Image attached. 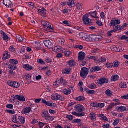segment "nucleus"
Returning a JSON list of instances; mask_svg holds the SVG:
<instances>
[{
	"label": "nucleus",
	"mask_w": 128,
	"mask_h": 128,
	"mask_svg": "<svg viewBox=\"0 0 128 128\" xmlns=\"http://www.w3.org/2000/svg\"><path fill=\"white\" fill-rule=\"evenodd\" d=\"M89 118H90L92 120H96V114L94 112H90L89 114Z\"/></svg>",
	"instance_id": "34"
},
{
	"label": "nucleus",
	"mask_w": 128,
	"mask_h": 128,
	"mask_svg": "<svg viewBox=\"0 0 128 128\" xmlns=\"http://www.w3.org/2000/svg\"><path fill=\"white\" fill-rule=\"evenodd\" d=\"M2 2L7 8H12V2L10 0H4Z\"/></svg>",
	"instance_id": "19"
},
{
	"label": "nucleus",
	"mask_w": 128,
	"mask_h": 128,
	"mask_svg": "<svg viewBox=\"0 0 128 128\" xmlns=\"http://www.w3.org/2000/svg\"><path fill=\"white\" fill-rule=\"evenodd\" d=\"M18 120L22 124H24V122H26L24 117L22 116H19Z\"/></svg>",
	"instance_id": "41"
},
{
	"label": "nucleus",
	"mask_w": 128,
	"mask_h": 128,
	"mask_svg": "<svg viewBox=\"0 0 128 128\" xmlns=\"http://www.w3.org/2000/svg\"><path fill=\"white\" fill-rule=\"evenodd\" d=\"M74 0H69L67 2V4L70 6V8H72V6H74Z\"/></svg>",
	"instance_id": "33"
},
{
	"label": "nucleus",
	"mask_w": 128,
	"mask_h": 128,
	"mask_svg": "<svg viewBox=\"0 0 128 128\" xmlns=\"http://www.w3.org/2000/svg\"><path fill=\"white\" fill-rule=\"evenodd\" d=\"M102 70V67L98 66H92L90 70V72H100Z\"/></svg>",
	"instance_id": "13"
},
{
	"label": "nucleus",
	"mask_w": 128,
	"mask_h": 128,
	"mask_svg": "<svg viewBox=\"0 0 128 128\" xmlns=\"http://www.w3.org/2000/svg\"><path fill=\"white\" fill-rule=\"evenodd\" d=\"M118 80V75L112 76L111 77V80L116 82Z\"/></svg>",
	"instance_id": "39"
},
{
	"label": "nucleus",
	"mask_w": 128,
	"mask_h": 128,
	"mask_svg": "<svg viewBox=\"0 0 128 128\" xmlns=\"http://www.w3.org/2000/svg\"><path fill=\"white\" fill-rule=\"evenodd\" d=\"M63 84V86H66V84H68V82L66 80L64 79L63 78L61 77V78L59 80L56 79V82H54V84H56L57 86H58V84Z\"/></svg>",
	"instance_id": "8"
},
{
	"label": "nucleus",
	"mask_w": 128,
	"mask_h": 128,
	"mask_svg": "<svg viewBox=\"0 0 128 128\" xmlns=\"http://www.w3.org/2000/svg\"><path fill=\"white\" fill-rule=\"evenodd\" d=\"M86 40L87 42H94V34L88 35V34H86L85 36V39Z\"/></svg>",
	"instance_id": "12"
},
{
	"label": "nucleus",
	"mask_w": 128,
	"mask_h": 128,
	"mask_svg": "<svg viewBox=\"0 0 128 128\" xmlns=\"http://www.w3.org/2000/svg\"><path fill=\"white\" fill-rule=\"evenodd\" d=\"M118 104L116 103H112L108 106V110H110V108H112V106H116Z\"/></svg>",
	"instance_id": "50"
},
{
	"label": "nucleus",
	"mask_w": 128,
	"mask_h": 128,
	"mask_svg": "<svg viewBox=\"0 0 128 128\" xmlns=\"http://www.w3.org/2000/svg\"><path fill=\"white\" fill-rule=\"evenodd\" d=\"M81 122L80 119L76 118V119H74V120H73L72 122L78 123V122Z\"/></svg>",
	"instance_id": "62"
},
{
	"label": "nucleus",
	"mask_w": 128,
	"mask_h": 128,
	"mask_svg": "<svg viewBox=\"0 0 128 128\" xmlns=\"http://www.w3.org/2000/svg\"><path fill=\"white\" fill-rule=\"evenodd\" d=\"M96 86L94 84H89L88 86V88H91L92 90H94V88H96Z\"/></svg>",
	"instance_id": "49"
},
{
	"label": "nucleus",
	"mask_w": 128,
	"mask_h": 128,
	"mask_svg": "<svg viewBox=\"0 0 128 128\" xmlns=\"http://www.w3.org/2000/svg\"><path fill=\"white\" fill-rule=\"evenodd\" d=\"M32 112V108L30 107H26L23 110L22 114H30Z\"/></svg>",
	"instance_id": "25"
},
{
	"label": "nucleus",
	"mask_w": 128,
	"mask_h": 128,
	"mask_svg": "<svg viewBox=\"0 0 128 128\" xmlns=\"http://www.w3.org/2000/svg\"><path fill=\"white\" fill-rule=\"evenodd\" d=\"M89 14L90 16L92 18H98V16H96V12H89Z\"/></svg>",
	"instance_id": "32"
},
{
	"label": "nucleus",
	"mask_w": 128,
	"mask_h": 128,
	"mask_svg": "<svg viewBox=\"0 0 128 128\" xmlns=\"http://www.w3.org/2000/svg\"><path fill=\"white\" fill-rule=\"evenodd\" d=\"M122 100H128V94L121 96Z\"/></svg>",
	"instance_id": "60"
},
{
	"label": "nucleus",
	"mask_w": 128,
	"mask_h": 128,
	"mask_svg": "<svg viewBox=\"0 0 128 128\" xmlns=\"http://www.w3.org/2000/svg\"><path fill=\"white\" fill-rule=\"evenodd\" d=\"M51 98L52 100H58V94H54L51 96Z\"/></svg>",
	"instance_id": "27"
},
{
	"label": "nucleus",
	"mask_w": 128,
	"mask_h": 128,
	"mask_svg": "<svg viewBox=\"0 0 128 128\" xmlns=\"http://www.w3.org/2000/svg\"><path fill=\"white\" fill-rule=\"evenodd\" d=\"M75 48H79V50H82L84 46L82 45H76L74 46Z\"/></svg>",
	"instance_id": "56"
},
{
	"label": "nucleus",
	"mask_w": 128,
	"mask_h": 128,
	"mask_svg": "<svg viewBox=\"0 0 128 128\" xmlns=\"http://www.w3.org/2000/svg\"><path fill=\"white\" fill-rule=\"evenodd\" d=\"M7 84L8 86H12V88H20V82L12 80L8 81Z\"/></svg>",
	"instance_id": "5"
},
{
	"label": "nucleus",
	"mask_w": 128,
	"mask_h": 128,
	"mask_svg": "<svg viewBox=\"0 0 128 128\" xmlns=\"http://www.w3.org/2000/svg\"><path fill=\"white\" fill-rule=\"evenodd\" d=\"M38 12L41 14V16H46V10L44 8H42L41 9L38 10Z\"/></svg>",
	"instance_id": "20"
},
{
	"label": "nucleus",
	"mask_w": 128,
	"mask_h": 128,
	"mask_svg": "<svg viewBox=\"0 0 128 128\" xmlns=\"http://www.w3.org/2000/svg\"><path fill=\"white\" fill-rule=\"evenodd\" d=\"M119 86L122 88H126V84L124 82H121L119 84Z\"/></svg>",
	"instance_id": "40"
},
{
	"label": "nucleus",
	"mask_w": 128,
	"mask_h": 128,
	"mask_svg": "<svg viewBox=\"0 0 128 128\" xmlns=\"http://www.w3.org/2000/svg\"><path fill=\"white\" fill-rule=\"evenodd\" d=\"M105 94L107 96H112V91L110 90L109 89H108L105 91Z\"/></svg>",
	"instance_id": "36"
},
{
	"label": "nucleus",
	"mask_w": 128,
	"mask_h": 128,
	"mask_svg": "<svg viewBox=\"0 0 128 128\" xmlns=\"http://www.w3.org/2000/svg\"><path fill=\"white\" fill-rule=\"evenodd\" d=\"M104 103H98V108H104Z\"/></svg>",
	"instance_id": "63"
},
{
	"label": "nucleus",
	"mask_w": 128,
	"mask_h": 128,
	"mask_svg": "<svg viewBox=\"0 0 128 128\" xmlns=\"http://www.w3.org/2000/svg\"><path fill=\"white\" fill-rule=\"evenodd\" d=\"M113 30H114V32H116V30H122V26L120 25H117L113 28Z\"/></svg>",
	"instance_id": "28"
},
{
	"label": "nucleus",
	"mask_w": 128,
	"mask_h": 128,
	"mask_svg": "<svg viewBox=\"0 0 128 128\" xmlns=\"http://www.w3.org/2000/svg\"><path fill=\"white\" fill-rule=\"evenodd\" d=\"M86 34L84 32H80L79 34L80 38H81L82 40H85Z\"/></svg>",
	"instance_id": "43"
},
{
	"label": "nucleus",
	"mask_w": 128,
	"mask_h": 128,
	"mask_svg": "<svg viewBox=\"0 0 128 128\" xmlns=\"http://www.w3.org/2000/svg\"><path fill=\"white\" fill-rule=\"evenodd\" d=\"M10 58V54H8V51H6L3 54V60H8V58Z\"/></svg>",
	"instance_id": "24"
},
{
	"label": "nucleus",
	"mask_w": 128,
	"mask_h": 128,
	"mask_svg": "<svg viewBox=\"0 0 128 128\" xmlns=\"http://www.w3.org/2000/svg\"><path fill=\"white\" fill-rule=\"evenodd\" d=\"M76 100H78V102H82L84 100V98L82 96H79L76 98Z\"/></svg>",
	"instance_id": "37"
},
{
	"label": "nucleus",
	"mask_w": 128,
	"mask_h": 128,
	"mask_svg": "<svg viewBox=\"0 0 128 128\" xmlns=\"http://www.w3.org/2000/svg\"><path fill=\"white\" fill-rule=\"evenodd\" d=\"M42 104H46V106H56V104L50 103V102H48L44 99H42Z\"/></svg>",
	"instance_id": "15"
},
{
	"label": "nucleus",
	"mask_w": 128,
	"mask_h": 128,
	"mask_svg": "<svg viewBox=\"0 0 128 128\" xmlns=\"http://www.w3.org/2000/svg\"><path fill=\"white\" fill-rule=\"evenodd\" d=\"M44 46H46V48H52L54 47L52 42L48 40H44Z\"/></svg>",
	"instance_id": "7"
},
{
	"label": "nucleus",
	"mask_w": 128,
	"mask_h": 128,
	"mask_svg": "<svg viewBox=\"0 0 128 128\" xmlns=\"http://www.w3.org/2000/svg\"><path fill=\"white\" fill-rule=\"evenodd\" d=\"M8 68L10 70H8L10 74L14 76V70H16V65L9 64Z\"/></svg>",
	"instance_id": "6"
},
{
	"label": "nucleus",
	"mask_w": 128,
	"mask_h": 128,
	"mask_svg": "<svg viewBox=\"0 0 128 128\" xmlns=\"http://www.w3.org/2000/svg\"><path fill=\"white\" fill-rule=\"evenodd\" d=\"M105 66H106V68H112V63L111 62H108L105 64Z\"/></svg>",
	"instance_id": "45"
},
{
	"label": "nucleus",
	"mask_w": 128,
	"mask_h": 128,
	"mask_svg": "<svg viewBox=\"0 0 128 128\" xmlns=\"http://www.w3.org/2000/svg\"><path fill=\"white\" fill-rule=\"evenodd\" d=\"M94 41L96 42V40H100L102 38V36L100 35H94Z\"/></svg>",
	"instance_id": "42"
},
{
	"label": "nucleus",
	"mask_w": 128,
	"mask_h": 128,
	"mask_svg": "<svg viewBox=\"0 0 128 128\" xmlns=\"http://www.w3.org/2000/svg\"><path fill=\"white\" fill-rule=\"evenodd\" d=\"M100 84H108V78H102L98 80Z\"/></svg>",
	"instance_id": "18"
},
{
	"label": "nucleus",
	"mask_w": 128,
	"mask_h": 128,
	"mask_svg": "<svg viewBox=\"0 0 128 128\" xmlns=\"http://www.w3.org/2000/svg\"><path fill=\"white\" fill-rule=\"evenodd\" d=\"M102 128H110V124H104V125H102Z\"/></svg>",
	"instance_id": "64"
},
{
	"label": "nucleus",
	"mask_w": 128,
	"mask_h": 128,
	"mask_svg": "<svg viewBox=\"0 0 128 128\" xmlns=\"http://www.w3.org/2000/svg\"><path fill=\"white\" fill-rule=\"evenodd\" d=\"M120 46L113 45L111 46V50L113 52H120Z\"/></svg>",
	"instance_id": "17"
},
{
	"label": "nucleus",
	"mask_w": 128,
	"mask_h": 128,
	"mask_svg": "<svg viewBox=\"0 0 128 128\" xmlns=\"http://www.w3.org/2000/svg\"><path fill=\"white\" fill-rule=\"evenodd\" d=\"M106 60V59L104 57H100V60H97V62H104Z\"/></svg>",
	"instance_id": "51"
},
{
	"label": "nucleus",
	"mask_w": 128,
	"mask_h": 128,
	"mask_svg": "<svg viewBox=\"0 0 128 128\" xmlns=\"http://www.w3.org/2000/svg\"><path fill=\"white\" fill-rule=\"evenodd\" d=\"M113 68H118L120 64V62L115 60L112 63Z\"/></svg>",
	"instance_id": "38"
},
{
	"label": "nucleus",
	"mask_w": 128,
	"mask_h": 128,
	"mask_svg": "<svg viewBox=\"0 0 128 128\" xmlns=\"http://www.w3.org/2000/svg\"><path fill=\"white\" fill-rule=\"evenodd\" d=\"M6 112H8V114H14L16 113V112H14V111L12 110H6Z\"/></svg>",
	"instance_id": "58"
},
{
	"label": "nucleus",
	"mask_w": 128,
	"mask_h": 128,
	"mask_svg": "<svg viewBox=\"0 0 128 128\" xmlns=\"http://www.w3.org/2000/svg\"><path fill=\"white\" fill-rule=\"evenodd\" d=\"M74 108H76V112H82L84 110V107L80 104L75 106Z\"/></svg>",
	"instance_id": "10"
},
{
	"label": "nucleus",
	"mask_w": 128,
	"mask_h": 128,
	"mask_svg": "<svg viewBox=\"0 0 128 128\" xmlns=\"http://www.w3.org/2000/svg\"><path fill=\"white\" fill-rule=\"evenodd\" d=\"M10 64H12L13 66H16V64H18V61L16 59H10Z\"/></svg>",
	"instance_id": "31"
},
{
	"label": "nucleus",
	"mask_w": 128,
	"mask_h": 128,
	"mask_svg": "<svg viewBox=\"0 0 128 128\" xmlns=\"http://www.w3.org/2000/svg\"><path fill=\"white\" fill-rule=\"evenodd\" d=\"M12 122H14L15 124H18V120L16 119V116H14L12 118Z\"/></svg>",
	"instance_id": "53"
},
{
	"label": "nucleus",
	"mask_w": 128,
	"mask_h": 128,
	"mask_svg": "<svg viewBox=\"0 0 128 128\" xmlns=\"http://www.w3.org/2000/svg\"><path fill=\"white\" fill-rule=\"evenodd\" d=\"M1 34H2V38L4 40H8L10 38H8V36L3 31L2 32Z\"/></svg>",
	"instance_id": "30"
},
{
	"label": "nucleus",
	"mask_w": 128,
	"mask_h": 128,
	"mask_svg": "<svg viewBox=\"0 0 128 128\" xmlns=\"http://www.w3.org/2000/svg\"><path fill=\"white\" fill-rule=\"evenodd\" d=\"M76 8L78 10H82V4L77 3Z\"/></svg>",
	"instance_id": "47"
},
{
	"label": "nucleus",
	"mask_w": 128,
	"mask_h": 128,
	"mask_svg": "<svg viewBox=\"0 0 128 128\" xmlns=\"http://www.w3.org/2000/svg\"><path fill=\"white\" fill-rule=\"evenodd\" d=\"M58 100H64V96L59 94L58 95Z\"/></svg>",
	"instance_id": "54"
},
{
	"label": "nucleus",
	"mask_w": 128,
	"mask_h": 128,
	"mask_svg": "<svg viewBox=\"0 0 128 128\" xmlns=\"http://www.w3.org/2000/svg\"><path fill=\"white\" fill-rule=\"evenodd\" d=\"M52 50H53V52H58V50H60V48H58V46H54V48L52 47Z\"/></svg>",
	"instance_id": "46"
},
{
	"label": "nucleus",
	"mask_w": 128,
	"mask_h": 128,
	"mask_svg": "<svg viewBox=\"0 0 128 128\" xmlns=\"http://www.w3.org/2000/svg\"><path fill=\"white\" fill-rule=\"evenodd\" d=\"M62 92L64 94H66V96H68V94H70L72 92V90L70 88H65L63 90Z\"/></svg>",
	"instance_id": "26"
},
{
	"label": "nucleus",
	"mask_w": 128,
	"mask_h": 128,
	"mask_svg": "<svg viewBox=\"0 0 128 128\" xmlns=\"http://www.w3.org/2000/svg\"><path fill=\"white\" fill-rule=\"evenodd\" d=\"M41 24L44 26V28H46L47 32H52L54 30V28L52 26L50 22H48V21L42 20Z\"/></svg>",
	"instance_id": "1"
},
{
	"label": "nucleus",
	"mask_w": 128,
	"mask_h": 128,
	"mask_svg": "<svg viewBox=\"0 0 128 128\" xmlns=\"http://www.w3.org/2000/svg\"><path fill=\"white\" fill-rule=\"evenodd\" d=\"M23 68L26 70H32V66L28 64H25L22 65Z\"/></svg>",
	"instance_id": "22"
},
{
	"label": "nucleus",
	"mask_w": 128,
	"mask_h": 128,
	"mask_svg": "<svg viewBox=\"0 0 128 128\" xmlns=\"http://www.w3.org/2000/svg\"><path fill=\"white\" fill-rule=\"evenodd\" d=\"M82 20L84 24H88L89 26L92 25V19L88 18V14H85L82 16Z\"/></svg>",
	"instance_id": "4"
},
{
	"label": "nucleus",
	"mask_w": 128,
	"mask_h": 128,
	"mask_svg": "<svg viewBox=\"0 0 128 128\" xmlns=\"http://www.w3.org/2000/svg\"><path fill=\"white\" fill-rule=\"evenodd\" d=\"M6 108L12 110L14 108V105H12V104H8L6 105Z\"/></svg>",
	"instance_id": "55"
},
{
	"label": "nucleus",
	"mask_w": 128,
	"mask_h": 128,
	"mask_svg": "<svg viewBox=\"0 0 128 128\" xmlns=\"http://www.w3.org/2000/svg\"><path fill=\"white\" fill-rule=\"evenodd\" d=\"M42 118H44L45 120L48 122H52V120H54V118L50 116V114L47 110H44L42 112Z\"/></svg>",
	"instance_id": "3"
},
{
	"label": "nucleus",
	"mask_w": 128,
	"mask_h": 128,
	"mask_svg": "<svg viewBox=\"0 0 128 128\" xmlns=\"http://www.w3.org/2000/svg\"><path fill=\"white\" fill-rule=\"evenodd\" d=\"M16 40L17 42H24V38L22 37V36L20 35H18L16 36Z\"/></svg>",
	"instance_id": "35"
},
{
	"label": "nucleus",
	"mask_w": 128,
	"mask_h": 128,
	"mask_svg": "<svg viewBox=\"0 0 128 128\" xmlns=\"http://www.w3.org/2000/svg\"><path fill=\"white\" fill-rule=\"evenodd\" d=\"M90 70V68L83 67L81 68V71L80 72V76L82 78H86V76L88 74V70Z\"/></svg>",
	"instance_id": "2"
},
{
	"label": "nucleus",
	"mask_w": 128,
	"mask_h": 128,
	"mask_svg": "<svg viewBox=\"0 0 128 128\" xmlns=\"http://www.w3.org/2000/svg\"><path fill=\"white\" fill-rule=\"evenodd\" d=\"M66 118L69 120H72L74 117L72 116V115L68 114L66 116Z\"/></svg>",
	"instance_id": "52"
},
{
	"label": "nucleus",
	"mask_w": 128,
	"mask_h": 128,
	"mask_svg": "<svg viewBox=\"0 0 128 128\" xmlns=\"http://www.w3.org/2000/svg\"><path fill=\"white\" fill-rule=\"evenodd\" d=\"M117 108V110L118 112H124L126 110V106H119L116 108Z\"/></svg>",
	"instance_id": "23"
},
{
	"label": "nucleus",
	"mask_w": 128,
	"mask_h": 128,
	"mask_svg": "<svg viewBox=\"0 0 128 128\" xmlns=\"http://www.w3.org/2000/svg\"><path fill=\"white\" fill-rule=\"evenodd\" d=\"M64 54L66 56H70L72 54V52L70 50L66 51L64 52Z\"/></svg>",
	"instance_id": "48"
},
{
	"label": "nucleus",
	"mask_w": 128,
	"mask_h": 128,
	"mask_svg": "<svg viewBox=\"0 0 128 128\" xmlns=\"http://www.w3.org/2000/svg\"><path fill=\"white\" fill-rule=\"evenodd\" d=\"M84 56H86L84 52H80L78 54V60H84Z\"/></svg>",
	"instance_id": "14"
},
{
	"label": "nucleus",
	"mask_w": 128,
	"mask_h": 128,
	"mask_svg": "<svg viewBox=\"0 0 128 128\" xmlns=\"http://www.w3.org/2000/svg\"><path fill=\"white\" fill-rule=\"evenodd\" d=\"M14 100H20V102L26 101V98H24V96L22 95H16L15 96H14Z\"/></svg>",
	"instance_id": "11"
},
{
	"label": "nucleus",
	"mask_w": 128,
	"mask_h": 128,
	"mask_svg": "<svg viewBox=\"0 0 128 128\" xmlns=\"http://www.w3.org/2000/svg\"><path fill=\"white\" fill-rule=\"evenodd\" d=\"M72 70V68H70V67L68 66H66L63 70V72L64 74H70V70Z\"/></svg>",
	"instance_id": "21"
},
{
	"label": "nucleus",
	"mask_w": 128,
	"mask_h": 128,
	"mask_svg": "<svg viewBox=\"0 0 128 128\" xmlns=\"http://www.w3.org/2000/svg\"><path fill=\"white\" fill-rule=\"evenodd\" d=\"M9 52H16V48H14V46H11L9 48Z\"/></svg>",
	"instance_id": "44"
},
{
	"label": "nucleus",
	"mask_w": 128,
	"mask_h": 128,
	"mask_svg": "<svg viewBox=\"0 0 128 128\" xmlns=\"http://www.w3.org/2000/svg\"><path fill=\"white\" fill-rule=\"evenodd\" d=\"M120 122V119L115 120H114V122H113V126H116V124H118V123Z\"/></svg>",
	"instance_id": "57"
},
{
	"label": "nucleus",
	"mask_w": 128,
	"mask_h": 128,
	"mask_svg": "<svg viewBox=\"0 0 128 128\" xmlns=\"http://www.w3.org/2000/svg\"><path fill=\"white\" fill-rule=\"evenodd\" d=\"M120 24V20L116 18H112L110 22V26H116V24Z\"/></svg>",
	"instance_id": "9"
},
{
	"label": "nucleus",
	"mask_w": 128,
	"mask_h": 128,
	"mask_svg": "<svg viewBox=\"0 0 128 128\" xmlns=\"http://www.w3.org/2000/svg\"><path fill=\"white\" fill-rule=\"evenodd\" d=\"M38 62L40 64H44V62L43 61L42 59H39L38 60Z\"/></svg>",
	"instance_id": "61"
},
{
	"label": "nucleus",
	"mask_w": 128,
	"mask_h": 128,
	"mask_svg": "<svg viewBox=\"0 0 128 128\" xmlns=\"http://www.w3.org/2000/svg\"><path fill=\"white\" fill-rule=\"evenodd\" d=\"M66 64L68 66H69L70 68H72V66H76V61L74 60H68L66 62Z\"/></svg>",
	"instance_id": "16"
},
{
	"label": "nucleus",
	"mask_w": 128,
	"mask_h": 128,
	"mask_svg": "<svg viewBox=\"0 0 128 128\" xmlns=\"http://www.w3.org/2000/svg\"><path fill=\"white\" fill-rule=\"evenodd\" d=\"M24 80H32V75L30 74H26L25 76L23 77Z\"/></svg>",
	"instance_id": "29"
},
{
	"label": "nucleus",
	"mask_w": 128,
	"mask_h": 128,
	"mask_svg": "<svg viewBox=\"0 0 128 128\" xmlns=\"http://www.w3.org/2000/svg\"><path fill=\"white\" fill-rule=\"evenodd\" d=\"M96 24H98V26H102V22H100V20H97L96 21Z\"/></svg>",
	"instance_id": "59"
}]
</instances>
